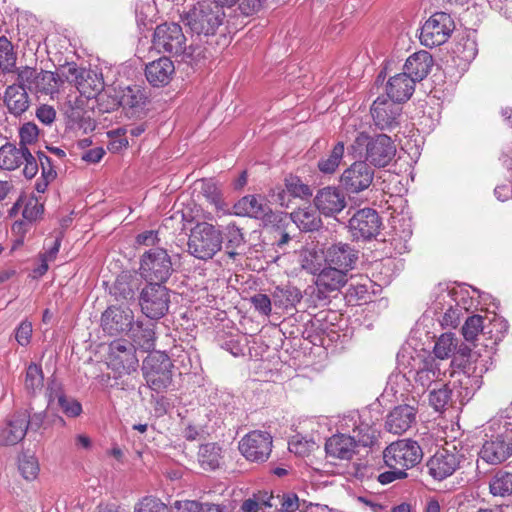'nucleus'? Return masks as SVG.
Instances as JSON below:
<instances>
[{"instance_id": "obj_1", "label": "nucleus", "mask_w": 512, "mask_h": 512, "mask_svg": "<svg viewBox=\"0 0 512 512\" xmlns=\"http://www.w3.org/2000/svg\"><path fill=\"white\" fill-rule=\"evenodd\" d=\"M357 258H301V268L316 276L319 292L340 289L347 282V273Z\"/></svg>"}, {"instance_id": "obj_2", "label": "nucleus", "mask_w": 512, "mask_h": 512, "mask_svg": "<svg viewBox=\"0 0 512 512\" xmlns=\"http://www.w3.org/2000/svg\"><path fill=\"white\" fill-rule=\"evenodd\" d=\"M365 149V160L374 167H385L395 157L396 147L392 139L386 134H379L371 137L365 132H361L355 138L350 150L354 153Z\"/></svg>"}, {"instance_id": "obj_3", "label": "nucleus", "mask_w": 512, "mask_h": 512, "mask_svg": "<svg viewBox=\"0 0 512 512\" xmlns=\"http://www.w3.org/2000/svg\"><path fill=\"white\" fill-rule=\"evenodd\" d=\"M223 7L215 0L198 3L185 14L183 21L197 35H213L222 24Z\"/></svg>"}, {"instance_id": "obj_4", "label": "nucleus", "mask_w": 512, "mask_h": 512, "mask_svg": "<svg viewBox=\"0 0 512 512\" xmlns=\"http://www.w3.org/2000/svg\"><path fill=\"white\" fill-rule=\"evenodd\" d=\"M173 367L166 353H149L142 364L143 377L148 387L157 393L165 391L172 383Z\"/></svg>"}, {"instance_id": "obj_5", "label": "nucleus", "mask_w": 512, "mask_h": 512, "mask_svg": "<svg viewBox=\"0 0 512 512\" xmlns=\"http://www.w3.org/2000/svg\"><path fill=\"white\" fill-rule=\"evenodd\" d=\"M422 458V448L412 439L392 442L383 451L385 465L390 469H400L403 472L419 464Z\"/></svg>"}, {"instance_id": "obj_6", "label": "nucleus", "mask_w": 512, "mask_h": 512, "mask_svg": "<svg viewBox=\"0 0 512 512\" xmlns=\"http://www.w3.org/2000/svg\"><path fill=\"white\" fill-rule=\"evenodd\" d=\"M455 29V22L446 12L432 14L422 25L419 35L420 43L428 48L440 46L447 42Z\"/></svg>"}, {"instance_id": "obj_7", "label": "nucleus", "mask_w": 512, "mask_h": 512, "mask_svg": "<svg viewBox=\"0 0 512 512\" xmlns=\"http://www.w3.org/2000/svg\"><path fill=\"white\" fill-rule=\"evenodd\" d=\"M66 81L74 83L77 91L87 99L96 97L104 88L102 74L97 71L80 68L75 63L61 67Z\"/></svg>"}, {"instance_id": "obj_8", "label": "nucleus", "mask_w": 512, "mask_h": 512, "mask_svg": "<svg viewBox=\"0 0 512 512\" xmlns=\"http://www.w3.org/2000/svg\"><path fill=\"white\" fill-rule=\"evenodd\" d=\"M222 246V235L212 224L207 222L197 223L190 232L188 248L193 256H215Z\"/></svg>"}, {"instance_id": "obj_9", "label": "nucleus", "mask_w": 512, "mask_h": 512, "mask_svg": "<svg viewBox=\"0 0 512 512\" xmlns=\"http://www.w3.org/2000/svg\"><path fill=\"white\" fill-rule=\"evenodd\" d=\"M228 213L261 220L265 226L282 221L281 215L272 211L267 200L257 195L242 197L233 205V211Z\"/></svg>"}, {"instance_id": "obj_10", "label": "nucleus", "mask_w": 512, "mask_h": 512, "mask_svg": "<svg viewBox=\"0 0 512 512\" xmlns=\"http://www.w3.org/2000/svg\"><path fill=\"white\" fill-rule=\"evenodd\" d=\"M169 303V290L160 283H148L140 293L141 310L150 319H160L165 316Z\"/></svg>"}, {"instance_id": "obj_11", "label": "nucleus", "mask_w": 512, "mask_h": 512, "mask_svg": "<svg viewBox=\"0 0 512 512\" xmlns=\"http://www.w3.org/2000/svg\"><path fill=\"white\" fill-rule=\"evenodd\" d=\"M465 461L462 453L453 447V450L446 448L439 449L431 456L427 463V473L437 481H442L454 474L460 468L461 462Z\"/></svg>"}, {"instance_id": "obj_12", "label": "nucleus", "mask_w": 512, "mask_h": 512, "mask_svg": "<svg viewBox=\"0 0 512 512\" xmlns=\"http://www.w3.org/2000/svg\"><path fill=\"white\" fill-rule=\"evenodd\" d=\"M152 45L159 53L177 55L185 50L186 38L180 25L164 23L156 27Z\"/></svg>"}, {"instance_id": "obj_13", "label": "nucleus", "mask_w": 512, "mask_h": 512, "mask_svg": "<svg viewBox=\"0 0 512 512\" xmlns=\"http://www.w3.org/2000/svg\"><path fill=\"white\" fill-rule=\"evenodd\" d=\"M374 174V168L366 161H355L341 174L340 184L348 193H360L370 187Z\"/></svg>"}, {"instance_id": "obj_14", "label": "nucleus", "mask_w": 512, "mask_h": 512, "mask_svg": "<svg viewBox=\"0 0 512 512\" xmlns=\"http://www.w3.org/2000/svg\"><path fill=\"white\" fill-rule=\"evenodd\" d=\"M272 436L266 431L255 430L239 442L241 454L252 462H265L272 451Z\"/></svg>"}, {"instance_id": "obj_15", "label": "nucleus", "mask_w": 512, "mask_h": 512, "mask_svg": "<svg viewBox=\"0 0 512 512\" xmlns=\"http://www.w3.org/2000/svg\"><path fill=\"white\" fill-rule=\"evenodd\" d=\"M512 455V430L504 431L486 440L479 452L480 458L491 465H498Z\"/></svg>"}, {"instance_id": "obj_16", "label": "nucleus", "mask_w": 512, "mask_h": 512, "mask_svg": "<svg viewBox=\"0 0 512 512\" xmlns=\"http://www.w3.org/2000/svg\"><path fill=\"white\" fill-rule=\"evenodd\" d=\"M381 219L371 208L358 210L349 220V230L355 239L369 240L380 230Z\"/></svg>"}, {"instance_id": "obj_17", "label": "nucleus", "mask_w": 512, "mask_h": 512, "mask_svg": "<svg viewBox=\"0 0 512 512\" xmlns=\"http://www.w3.org/2000/svg\"><path fill=\"white\" fill-rule=\"evenodd\" d=\"M136 347L125 339H117L109 344V363L117 370L131 373L136 371L139 360Z\"/></svg>"}, {"instance_id": "obj_18", "label": "nucleus", "mask_w": 512, "mask_h": 512, "mask_svg": "<svg viewBox=\"0 0 512 512\" xmlns=\"http://www.w3.org/2000/svg\"><path fill=\"white\" fill-rule=\"evenodd\" d=\"M134 321V313L129 307L109 306L101 316V328L110 335L116 336L128 331Z\"/></svg>"}, {"instance_id": "obj_19", "label": "nucleus", "mask_w": 512, "mask_h": 512, "mask_svg": "<svg viewBox=\"0 0 512 512\" xmlns=\"http://www.w3.org/2000/svg\"><path fill=\"white\" fill-rule=\"evenodd\" d=\"M370 111L374 124L385 130L398 125L402 109L399 104L381 96L373 102Z\"/></svg>"}, {"instance_id": "obj_20", "label": "nucleus", "mask_w": 512, "mask_h": 512, "mask_svg": "<svg viewBox=\"0 0 512 512\" xmlns=\"http://www.w3.org/2000/svg\"><path fill=\"white\" fill-rule=\"evenodd\" d=\"M417 409L409 404L394 407L386 416L385 429L395 435L408 431L416 423Z\"/></svg>"}, {"instance_id": "obj_21", "label": "nucleus", "mask_w": 512, "mask_h": 512, "mask_svg": "<svg viewBox=\"0 0 512 512\" xmlns=\"http://www.w3.org/2000/svg\"><path fill=\"white\" fill-rule=\"evenodd\" d=\"M28 430V413L19 411L0 428V446H13L22 441Z\"/></svg>"}, {"instance_id": "obj_22", "label": "nucleus", "mask_w": 512, "mask_h": 512, "mask_svg": "<svg viewBox=\"0 0 512 512\" xmlns=\"http://www.w3.org/2000/svg\"><path fill=\"white\" fill-rule=\"evenodd\" d=\"M315 207L325 216H333L346 206L345 195L336 187H325L314 198Z\"/></svg>"}, {"instance_id": "obj_23", "label": "nucleus", "mask_w": 512, "mask_h": 512, "mask_svg": "<svg viewBox=\"0 0 512 512\" xmlns=\"http://www.w3.org/2000/svg\"><path fill=\"white\" fill-rule=\"evenodd\" d=\"M155 325L150 321H133L127 331V336L137 349L144 352H150L155 348Z\"/></svg>"}, {"instance_id": "obj_24", "label": "nucleus", "mask_w": 512, "mask_h": 512, "mask_svg": "<svg viewBox=\"0 0 512 512\" xmlns=\"http://www.w3.org/2000/svg\"><path fill=\"white\" fill-rule=\"evenodd\" d=\"M488 355L483 357L481 353L477 350H472L466 345H461L458 349V353L467 358V362L469 365L472 363L475 364L473 368V373L475 376L471 379L469 375L465 376V379L460 380L462 385L467 386L469 383L474 382L476 385V389H478L481 385V377L482 374L487 372L489 369V364H492L491 352L487 351ZM468 390V387H465Z\"/></svg>"}, {"instance_id": "obj_25", "label": "nucleus", "mask_w": 512, "mask_h": 512, "mask_svg": "<svg viewBox=\"0 0 512 512\" xmlns=\"http://www.w3.org/2000/svg\"><path fill=\"white\" fill-rule=\"evenodd\" d=\"M171 258H142L140 275L148 283L165 282L171 274Z\"/></svg>"}, {"instance_id": "obj_26", "label": "nucleus", "mask_w": 512, "mask_h": 512, "mask_svg": "<svg viewBox=\"0 0 512 512\" xmlns=\"http://www.w3.org/2000/svg\"><path fill=\"white\" fill-rule=\"evenodd\" d=\"M415 84L416 82L404 71L390 77L386 85L388 99L397 104L406 102L413 95Z\"/></svg>"}, {"instance_id": "obj_27", "label": "nucleus", "mask_w": 512, "mask_h": 512, "mask_svg": "<svg viewBox=\"0 0 512 512\" xmlns=\"http://www.w3.org/2000/svg\"><path fill=\"white\" fill-rule=\"evenodd\" d=\"M175 73V66L168 57H160L146 65L145 76L147 81L155 86L167 85Z\"/></svg>"}, {"instance_id": "obj_28", "label": "nucleus", "mask_w": 512, "mask_h": 512, "mask_svg": "<svg viewBox=\"0 0 512 512\" xmlns=\"http://www.w3.org/2000/svg\"><path fill=\"white\" fill-rule=\"evenodd\" d=\"M440 362L434 357L425 358L414 375V381L417 387H421L424 392L433 383L443 380L445 372L441 370Z\"/></svg>"}, {"instance_id": "obj_29", "label": "nucleus", "mask_w": 512, "mask_h": 512, "mask_svg": "<svg viewBox=\"0 0 512 512\" xmlns=\"http://www.w3.org/2000/svg\"><path fill=\"white\" fill-rule=\"evenodd\" d=\"M357 446L355 438L345 433L330 437L325 443V450L328 456L341 460H350L355 454Z\"/></svg>"}, {"instance_id": "obj_30", "label": "nucleus", "mask_w": 512, "mask_h": 512, "mask_svg": "<svg viewBox=\"0 0 512 512\" xmlns=\"http://www.w3.org/2000/svg\"><path fill=\"white\" fill-rule=\"evenodd\" d=\"M433 58L427 51H418L409 56L404 64V72L415 82L422 81L433 67Z\"/></svg>"}, {"instance_id": "obj_31", "label": "nucleus", "mask_w": 512, "mask_h": 512, "mask_svg": "<svg viewBox=\"0 0 512 512\" xmlns=\"http://www.w3.org/2000/svg\"><path fill=\"white\" fill-rule=\"evenodd\" d=\"M4 104L15 117L21 116L30 106L28 92L20 85H9L4 92Z\"/></svg>"}, {"instance_id": "obj_32", "label": "nucleus", "mask_w": 512, "mask_h": 512, "mask_svg": "<svg viewBox=\"0 0 512 512\" xmlns=\"http://www.w3.org/2000/svg\"><path fill=\"white\" fill-rule=\"evenodd\" d=\"M25 156H30V151L25 146H16L13 143H5L0 147V169L13 171L19 168L25 160Z\"/></svg>"}, {"instance_id": "obj_33", "label": "nucleus", "mask_w": 512, "mask_h": 512, "mask_svg": "<svg viewBox=\"0 0 512 512\" xmlns=\"http://www.w3.org/2000/svg\"><path fill=\"white\" fill-rule=\"evenodd\" d=\"M64 81H66V79L62 75L61 68L58 73L41 70L39 71V76L33 92L48 95L51 99H54L58 95L60 86Z\"/></svg>"}, {"instance_id": "obj_34", "label": "nucleus", "mask_w": 512, "mask_h": 512, "mask_svg": "<svg viewBox=\"0 0 512 512\" xmlns=\"http://www.w3.org/2000/svg\"><path fill=\"white\" fill-rule=\"evenodd\" d=\"M262 500L264 506L274 508L277 512H295L301 505L298 495L291 491L272 492L266 500Z\"/></svg>"}, {"instance_id": "obj_35", "label": "nucleus", "mask_w": 512, "mask_h": 512, "mask_svg": "<svg viewBox=\"0 0 512 512\" xmlns=\"http://www.w3.org/2000/svg\"><path fill=\"white\" fill-rule=\"evenodd\" d=\"M319 213L317 208L307 206L292 212L290 218L300 230L312 232L318 230L322 225Z\"/></svg>"}, {"instance_id": "obj_36", "label": "nucleus", "mask_w": 512, "mask_h": 512, "mask_svg": "<svg viewBox=\"0 0 512 512\" xmlns=\"http://www.w3.org/2000/svg\"><path fill=\"white\" fill-rule=\"evenodd\" d=\"M489 493L493 497H509L512 495V472L504 468L497 469L489 480Z\"/></svg>"}, {"instance_id": "obj_37", "label": "nucleus", "mask_w": 512, "mask_h": 512, "mask_svg": "<svg viewBox=\"0 0 512 512\" xmlns=\"http://www.w3.org/2000/svg\"><path fill=\"white\" fill-rule=\"evenodd\" d=\"M222 449L216 443H206L199 447L198 461L204 470H215L222 459Z\"/></svg>"}, {"instance_id": "obj_38", "label": "nucleus", "mask_w": 512, "mask_h": 512, "mask_svg": "<svg viewBox=\"0 0 512 512\" xmlns=\"http://www.w3.org/2000/svg\"><path fill=\"white\" fill-rule=\"evenodd\" d=\"M158 234L159 233L156 230H147L136 236L135 247L137 249L149 248L143 252L142 256H160L161 253H165V250L162 248H159L158 251L153 249L158 247L160 244Z\"/></svg>"}, {"instance_id": "obj_39", "label": "nucleus", "mask_w": 512, "mask_h": 512, "mask_svg": "<svg viewBox=\"0 0 512 512\" xmlns=\"http://www.w3.org/2000/svg\"><path fill=\"white\" fill-rule=\"evenodd\" d=\"M25 390L29 394H36L43 389L44 375L42 367L36 363H30L26 368L24 379Z\"/></svg>"}, {"instance_id": "obj_40", "label": "nucleus", "mask_w": 512, "mask_h": 512, "mask_svg": "<svg viewBox=\"0 0 512 512\" xmlns=\"http://www.w3.org/2000/svg\"><path fill=\"white\" fill-rule=\"evenodd\" d=\"M273 298L275 305L283 306L285 308L295 307L302 300L301 291L293 286L276 287Z\"/></svg>"}, {"instance_id": "obj_41", "label": "nucleus", "mask_w": 512, "mask_h": 512, "mask_svg": "<svg viewBox=\"0 0 512 512\" xmlns=\"http://www.w3.org/2000/svg\"><path fill=\"white\" fill-rule=\"evenodd\" d=\"M225 239L227 256H239L241 252L238 250L245 244L241 229L234 223L228 224L225 229Z\"/></svg>"}, {"instance_id": "obj_42", "label": "nucleus", "mask_w": 512, "mask_h": 512, "mask_svg": "<svg viewBox=\"0 0 512 512\" xmlns=\"http://www.w3.org/2000/svg\"><path fill=\"white\" fill-rule=\"evenodd\" d=\"M457 349V338L453 333L442 334L435 343V359L444 360L451 357Z\"/></svg>"}, {"instance_id": "obj_43", "label": "nucleus", "mask_w": 512, "mask_h": 512, "mask_svg": "<svg viewBox=\"0 0 512 512\" xmlns=\"http://www.w3.org/2000/svg\"><path fill=\"white\" fill-rule=\"evenodd\" d=\"M477 52V43L469 36L459 39L453 48L454 56L465 63H470L476 57Z\"/></svg>"}, {"instance_id": "obj_44", "label": "nucleus", "mask_w": 512, "mask_h": 512, "mask_svg": "<svg viewBox=\"0 0 512 512\" xmlns=\"http://www.w3.org/2000/svg\"><path fill=\"white\" fill-rule=\"evenodd\" d=\"M344 154V143L338 142L331 153L323 157L318 162V168L321 172L325 174H332L338 168Z\"/></svg>"}, {"instance_id": "obj_45", "label": "nucleus", "mask_w": 512, "mask_h": 512, "mask_svg": "<svg viewBox=\"0 0 512 512\" xmlns=\"http://www.w3.org/2000/svg\"><path fill=\"white\" fill-rule=\"evenodd\" d=\"M16 67V54L13 45L5 37H0V69L4 73H11Z\"/></svg>"}, {"instance_id": "obj_46", "label": "nucleus", "mask_w": 512, "mask_h": 512, "mask_svg": "<svg viewBox=\"0 0 512 512\" xmlns=\"http://www.w3.org/2000/svg\"><path fill=\"white\" fill-rule=\"evenodd\" d=\"M452 398V390L447 384L434 388L429 394V403L437 412H442L449 405Z\"/></svg>"}, {"instance_id": "obj_47", "label": "nucleus", "mask_w": 512, "mask_h": 512, "mask_svg": "<svg viewBox=\"0 0 512 512\" xmlns=\"http://www.w3.org/2000/svg\"><path fill=\"white\" fill-rule=\"evenodd\" d=\"M14 73L17 75L14 85H20L26 91L27 89L33 92L34 86L39 76V71L36 68L29 66L15 67Z\"/></svg>"}, {"instance_id": "obj_48", "label": "nucleus", "mask_w": 512, "mask_h": 512, "mask_svg": "<svg viewBox=\"0 0 512 512\" xmlns=\"http://www.w3.org/2000/svg\"><path fill=\"white\" fill-rule=\"evenodd\" d=\"M376 433L377 430L372 425L360 419L351 437L355 438L357 444L366 447L372 445L376 440Z\"/></svg>"}, {"instance_id": "obj_49", "label": "nucleus", "mask_w": 512, "mask_h": 512, "mask_svg": "<svg viewBox=\"0 0 512 512\" xmlns=\"http://www.w3.org/2000/svg\"><path fill=\"white\" fill-rule=\"evenodd\" d=\"M18 469L26 480H34L39 472L37 459L33 455L21 454L18 458Z\"/></svg>"}, {"instance_id": "obj_50", "label": "nucleus", "mask_w": 512, "mask_h": 512, "mask_svg": "<svg viewBox=\"0 0 512 512\" xmlns=\"http://www.w3.org/2000/svg\"><path fill=\"white\" fill-rule=\"evenodd\" d=\"M484 318L480 315L469 316L463 327L462 334L466 341H474L479 332H483L485 327L483 325Z\"/></svg>"}, {"instance_id": "obj_51", "label": "nucleus", "mask_w": 512, "mask_h": 512, "mask_svg": "<svg viewBox=\"0 0 512 512\" xmlns=\"http://www.w3.org/2000/svg\"><path fill=\"white\" fill-rule=\"evenodd\" d=\"M202 194L205 198L215 206L218 211H222L223 213H227L225 209V204L221 199V194L215 183L211 181H203L201 187Z\"/></svg>"}, {"instance_id": "obj_52", "label": "nucleus", "mask_w": 512, "mask_h": 512, "mask_svg": "<svg viewBox=\"0 0 512 512\" xmlns=\"http://www.w3.org/2000/svg\"><path fill=\"white\" fill-rule=\"evenodd\" d=\"M145 96L137 87H126L120 97V104L124 107L135 108L144 103Z\"/></svg>"}, {"instance_id": "obj_53", "label": "nucleus", "mask_w": 512, "mask_h": 512, "mask_svg": "<svg viewBox=\"0 0 512 512\" xmlns=\"http://www.w3.org/2000/svg\"><path fill=\"white\" fill-rule=\"evenodd\" d=\"M57 404L69 418L79 417L83 412L82 404L75 398L68 397L67 395H60Z\"/></svg>"}, {"instance_id": "obj_54", "label": "nucleus", "mask_w": 512, "mask_h": 512, "mask_svg": "<svg viewBox=\"0 0 512 512\" xmlns=\"http://www.w3.org/2000/svg\"><path fill=\"white\" fill-rule=\"evenodd\" d=\"M134 512H170V510L159 499L145 497L137 504Z\"/></svg>"}, {"instance_id": "obj_55", "label": "nucleus", "mask_w": 512, "mask_h": 512, "mask_svg": "<svg viewBox=\"0 0 512 512\" xmlns=\"http://www.w3.org/2000/svg\"><path fill=\"white\" fill-rule=\"evenodd\" d=\"M39 135V129L33 122H27L19 129L20 146L27 147L28 144H32L37 141Z\"/></svg>"}, {"instance_id": "obj_56", "label": "nucleus", "mask_w": 512, "mask_h": 512, "mask_svg": "<svg viewBox=\"0 0 512 512\" xmlns=\"http://www.w3.org/2000/svg\"><path fill=\"white\" fill-rule=\"evenodd\" d=\"M287 191L295 197H306L311 195L309 186L303 184L297 177L290 176L285 183Z\"/></svg>"}, {"instance_id": "obj_57", "label": "nucleus", "mask_w": 512, "mask_h": 512, "mask_svg": "<svg viewBox=\"0 0 512 512\" xmlns=\"http://www.w3.org/2000/svg\"><path fill=\"white\" fill-rule=\"evenodd\" d=\"M32 323L25 320L22 321L15 329V339L17 343L23 347L30 344L32 338Z\"/></svg>"}, {"instance_id": "obj_58", "label": "nucleus", "mask_w": 512, "mask_h": 512, "mask_svg": "<svg viewBox=\"0 0 512 512\" xmlns=\"http://www.w3.org/2000/svg\"><path fill=\"white\" fill-rule=\"evenodd\" d=\"M38 161L42 170V178L46 179V182H52L57 176L52 159L44 152H38Z\"/></svg>"}, {"instance_id": "obj_59", "label": "nucleus", "mask_w": 512, "mask_h": 512, "mask_svg": "<svg viewBox=\"0 0 512 512\" xmlns=\"http://www.w3.org/2000/svg\"><path fill=\"white\" fill-rule=\"evenodd\" d=\"M183 512H224V507L213 503L189 501L185 504Z\"/></svg>"}, {"instance_id": "obj_60", "label": "nucleus", "mask_w": 512, "mask_h": 512, "mask_svg": "<svg viewBox=\"0 0 512 512\" xmlns=\"http://www.w3.org/2000/svg\"><path fill=\"white\" fill-rule=\"evenodd\" d=\"M253 304L255 310L259 313L269 316L272 311L271 300L266 294L257 293L253 295L250 299Z\"/></svg>"}, {"instance_id": "obj_61", "label": "nucleus", "mask_w": 512, "mask_h": 512, "mask_svg": "<svg viewBox=\"0 0 512 512\" xmlns=\"http://www.w3.org/2000/svg\"><path fill=\"white\" fill-rule=\"evenodd\" d=\"M322 252L326 253L327 256H355L354 249L349 244L341 241L330 243Z\"/></svg>"}, {"instance_id": "obj_62", "label": "nucleus", "mask_w": 512, "mask_h": 512, "mask_svg": "<svg viewBox=\"0 0 512 512\" xmlns=\"http://www.w3.org/2000/svg\"><path fill=\"white\" fill-rule=\"evenodd\" d=\"M44 212V207L42 204H39L36 200H30L25 205L22 215L23 218L29 222L35 221L38 217H40Z\"/></svg>"}, {"instance_id": "obj_63", "label": "nucleus", "mask_w": 512, "mask_h": 512, "mask_svg": "<svg viewBox=\"0 0 512 512\" xmlns=\"http://www.w3.org/2000/svg\"><path fill=\"white\" fill-rule=\"evenodd\" d=\"M36 117L41 123L51 125L56 119V111L52 106L42 104L36 110Z\"/></svg>"}, {"instance_id": "obj_64", "label": "nucleus", "mask_w": 512, "mask_h": 512, "mask_svg": "<svg viewBox=\"0 0 512 512\" xmlns=\"http://www.w3.org/2000/svg\"><path fill=\"white\" fill-rule=\"evenodd\" d=\"M492 9L512 21V0H488Z\"/></svg>"}]
</instances>
